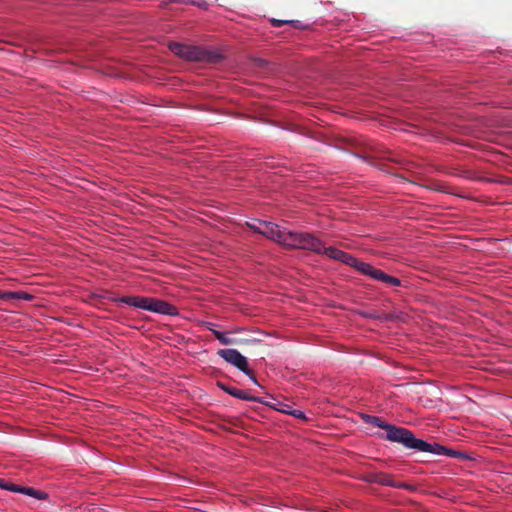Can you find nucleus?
Segmentation results:
<instances>
[{
    "label": "nucleus",
    "instance_id": "obj_1",
    "mask_svg": "<svg viewBox=\"0 0 512 512\" xmlns=\"http://www.w3.org/2000/svg\"><path fill=\"white\" fill-rule=\"evenodd\" d=\"M361 418L367 424H371L381 429H384L386 431V434L381 435V438H384L390 442L399 443L403 445L406 449L436 455H445L449 457L462 456L461 452L454 451L436 442H427L422 439H418L407 428L389 424L385 422L381 417L369 414H361Z\"/></svg>",
    "mask_w": 512,
    "mask_h": 512
},
{
    "label": "nucleus",
    "instance_id": "obj_2",
    "mask_svg": "<svg viewBox=\"0 0 512 512\" xmlns=\"http://www.w3.org/2000/svg\"><path fill=\"white\" fill-rule=\"evenodd\" d=\"M321 254H325L331 259L338 260L348 266H351V267L355 268L357 271H359L360 273L367 275L375 280L384 282V283H386L388 285H392V286H400L401 285L400 279L390 276V275L386 274L385 272H383L382 270L373 267L369 263L360 261L357 258L353 257L351 254L346 253L342 250H339L335 247L326 248L323 245V250H322Z\"/></svg>",
    "mask_w": 512,
    "mask_h": 512
},
{
    "label": "nucleus",
    "instance_id": "obj_3",
    "mask_svg": "<svg viewBox=\"0 0 512 512\" xmlns=\"http://www.w3.org/2000/svg\"><path fill=\"white\" fill-rule=\"evenodd\" d=\"M169 49L178 57L193 62L216 64L222 60V55L214 50L178 42L169 44Z\"/></svg>",
    "mask_w": 512,
    "mask_h": 512
},
{
    "label": "nucleus",
    "instance_id": "obj_4",
    "mask_svg": "<svg viewBox=\"0 0 512 512\" xmlns=\"http://www.w3.org/2000/svg\"><path fill=\"white\" fill-rule=\"evenodd\" d=\"M116 303L127 304L136 308L147 310L163 315L174 316L178 314L177 308L167 301L156 299L153 297L143 296H123L115 299Z\"/></svg>",
    "mask_w": 512,
    "mask_h": 512
},
{
    "label": "nucleus",
    "instance_id": "obj_5",
    "mask_svg": "<svg viewBox=\"0 0 512 512\" xmlns=\"http://www.w3.org/2000/svg\"><path fill=\"white\" fill-rule=\"evenodd\" d=\"M286 239L285 246L288 248L309 250L317 254L322 253L323 242L312 233L289 231Z\"/></svg>",
    "mask_w": 512,
    "mask_h": 512
},
{
    "label": "nucleus",
    "instance_id": "obj_6",
    "mask_svg": "<svg viewBox=\"0 0 512 512\" xmlns=\"http://www.w3.org/2000/svg\"><path fill=\"white\" fill-rule=\"evenodd\" d=\"M217 354L223 358L227 363L233 365L245 375H247L256 385L260 386L255 377L254 371L248 366V360L236 349H220Z\"/></svg>",
    "mask_w": 512,
    "mask_h": 512
},
{
    "label": "nucleus",
    "instance_id": "obj_7",
    "mask_svg": "<svg viewBox=\"0 0 512 512\" xmlns=\"http://www.w3.org/2000/svg\"><path fill=\"white\" fill-rule=\"evenodd\" d=\"M261 227L257 228V233L278 242L279 244L285 246L286 244V236L289 231L285 228H280L278 225L271 222H260Z\"/></svg>",
    "mask_w": 512,
    "mask_h": 512
},
{
    "label": "nucleus",
    "instance_id": "obj_8",
    "mask_svg": "<svg viewBox=\"0 0 512 512\" xmlns=\"http://www.w3.org/2000/svg\"><path fill=\"white\" fill-rule=\"evenodd\" d=\"M364 479L368 483H376V484L399 488V489H409V486L407 484L395 481L391 474L384 473V472L369 473L365 476Z\"/></svg>",
    "mask_w": 512,
    "mask_h": 512
},
{
    "label": "nucleus",
    "instance_id": "obj_9",
    "mask_svg": "<svg viewBox=\"0 0 512 512\" xmlns=\"http://www.w3.org/2000/svg\"><path fill=\"white\" fill-rule=\"evenodd\" d=\"M387 152L377 150L375 148L371 149L370 152H368L364 158L372 165L378 166L382 168V165L378 163L379 160L388 159L391 161H396L394 158L390 156H386Z\"/></svg>",
    "mask_w": 512,
    "mask_h": 512
},
{
    "label": "nucleus",
    "instance_id": "obj_10",
    "mask_svg": "<svg viewBox=\"0 0 512 512\" xmlns=\"http://www.w3.org/2000/svg\"><path fill=\"white\" fill-rule=\"evenodd\" d=\"M229 395H231L235 398L241 399V400L253 401V402H258V403L267 405V402H265L263 400V398L250 395L249 393H247L243 390L237 389L235 387H232L231 390H229Z\"/></svg>",
    "mask_w": 512,
    "mask_h": 512
},
{
    "label": "nucleus",
    "instance_id": "obj_11",
    "mask_svg": "<svg viewBox=\"0 0 512 512\" xmlns=\"http://www.w3.org/2000/svg\"><path fill=\"white\" fill-rule=\"evenodd\" d=\"M22 494L34 497L39 500L45 499L47 497L46 493L39 491V490H35L33 488H29V487H24Z\"/></svg>",
    "mask_w": 512,
    "mask_h": 512
},
{
    "label": "nucleus",
    "instance_id": "obj_12",
    "mask_svg": "<svg viewBox=\"0 0 512 512\" xmlns=\"http://www.w3.org/2000/svg\"><path fill=\"white\" fill-rule=\"evenodd\" d=\"M214 336L220 341L222 345H230L235 343L233 338L228 337L226 333L221 331H214Z\"/></svg>",
    "mask_w": 512,
    "mask_h": 512
},
{
    "label": "nucleus",
    "instance_id": "obj_13",
    "mask_svg": "<svg viewBox=\"0 0 512 512\" xmlns=\"http://www.w3.org/2000/svg\"><path fill=\"white\" fill-rule=\"evenodd\" d=\"M1 488H4L6 490L22 494L24 487H21V486H18V485H14V484L7 485V484H4V482L2 481Z\"/></svg>",
    "mask_w": 512,
    "mask_h": 512
},
{
    "label": "nucleus",
    "instance_id": "obj_14",
    "mask_svg": "<svg viewBox=\"0 0 512 512\" xmlns=\"http://www.w3.org/2000/svg\"><path fill=\"white\" fill-rule=\"evenodd\" d=\"M271 23H272V25L274 27H281L284 24H292L294 27H297L296 23H298V21H294V20L287 21V20L272 19Z\"/></svg>",
    "mask_w": 512,
    "mask_h": 512
},
{
    "label": "nucleus",
    "instance_id": "obj_15",
    "mask_svg": "<svg viewBox=\"0 0 512 512\" xmlns=\"http://www.w3.org/2000/svg\"><path fill=\"white\" fill-rule=\"evenodd\" d=\"M285 414L292 415L298 419L306 420L305 414L301 410H284Z\"/></svg>",
    "mask_w": 512,
    "mask_h": 512
},
{
    "label": "nucleus",
    "instance_id": "obj_16",
    "mask_svg": "<svg viewBox=\"0 0 512 512\" xmlns=\"http://www.w3.org/2000/svg\"><path fill=\"white\" fill-rule=\"evenodd\" d=\"M15 297V293L11 291H1L0 290V300L8 301Z\"/></svg>",
    "mask_w": 512,
    "mask_h": 512
},
{
    "label": "nucleus",
    "instance_id": "obj_17",
    "mask_svg": "<svg viewBox=\"0 0 512 512\" xmlns=\"http://www.w3.org/2000/svg\"><path fill=\"white\" fill-rule=\"evenodd\" d=\"M15 297L13 299H20V300H31L33 298L32 295L26 293V292H14Z\"/></svg>",
    "mask_w": 512,
    "mask_h": 512
},
{
    "label": "nucleus",
    "instance_id": "obj_18",
    "mask_svg": "<svg viewBox=\"0 0 512 512\" xmlns=\"http://www.w3.org/2000/svg\"><path fill=\"white\" fill-rule=\"evenodd\" d=\"M65 395H66V407L68 405H71L75 402V399L77 398L76 396L70 394L69 392H65Z\"/></svg>",
    "mask_w": 512,
    "mask_h": 512
},
{
    "label": "nucleus",
    "instance_id": "obj_19",
    "mask_svg": "<svg viewBox=\"0 0 512 512\" xmlns=\"http://www.w3.org/2000/svg\"><path fill=\"white\" fill-rule=\"evenodd\" d=\"M217 386L223 390L224 392L229 394V390H231L232 386H229L223 382H217Z\"/></svg>",
    "mask_w": 512,
    "mask_h": 512
},
{
    "label": "nucleus",
    "instance_id": "obj_20",
    "mask_svg": "<svg viewBox=\"0 0 512 512\" xmlns=\"http://www.w3.org/2000/svg\"><path fill=\"white\" fill-rule=\"evenodd\" d=\"M278 411L284 413V410H293L292 407L289 404L281 403L280 407L277 408Z\"/></svg>",
    "mask_w": 512,
    "mask_h": 512
},
{
    "label": "nucleus",
    "instance_id": "obj_21",
    "mask_svg": "<svg viewBox=\"0 0 512 512\" xmlns=\"http://www.w3.org/2000/svg\"><path fill=\"white\" fill-rule=\"evenodd\" d=\"M205 327L211 331L213 334H214V331H217L214 327H215V324L214 323H211V322H207L205 323Z\"/></svg>",
    "mask_w": 512,
    "mask_h": 512
},
{
    "label": "nucleus",
    "instance_id": "obj_22",
    "mask_svg": "<svg viewBox=\"0 0 512 512\" xmlns=\"http://www.w3.org/2000/svg\"><path fill=\"white\" fill-rule=\"evenodd\" d=\"M250 228H252L255 232H257V228L258 226H255V225H249ZM259 227H261V225L259 224Z\"/></svg>",
    "mask_w": 512,
    "mask_h": 512
}]
</instances>
